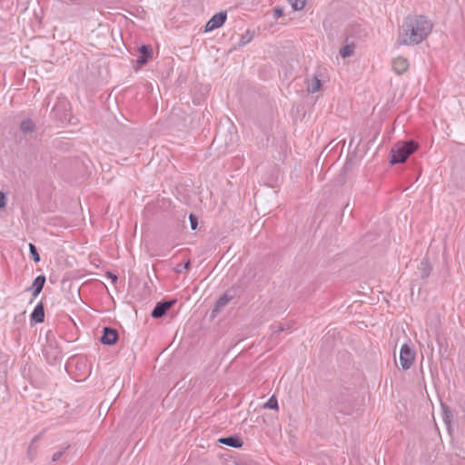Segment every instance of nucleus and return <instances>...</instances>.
Returning <instances> with one entry per match:
<instances>
[{
  "label": "nucleus",
  "mask_w": 465,
  "mask_h": 465,
  "mask_svg": "<svg viewBox=\"0 0 465 465\" xmlns=\"http://www.w3.org/2000/svg\"><path fill=\"white\" fill-rule=\"evenodd\" d=\"M432 30V24L423 15L408 16L399 31L397 43L411 45L422 42Z\"/></svg>",
  "instance_id": "1"
},
{
  "label": "nucleus",
  "mask_w": 465,
  "mask_h": 465,
  "mask_svg": "<svg viewBox=\"0 0 465 465\" xmlns=\"http://www.w3.org/2000/svg\"><path fill=\"white\" fill-rule=\"evenodd\" d=\"M419 147V144L411 141H401L396 143L391 150V164L403 163Z\"/></svg>",
  "instance_id": "2"
},
{
  "label": "nucleus",
  "mask_w": 465,
  "mask_h": 465,
  "mask_svg": "<svg viewBox=\"0 0 465 465\" xmlns=\"http://www.w3.org/2000/svg\"><path fill=\"white\" fill-rule=\"evenodd\" d=\"M415 360V351L408 345L403 344L400 351V363L403 370L411 368Z\"/></svg>",
  "instance_id": "3"
},
{
  "label": "nucleus",
  "mask_w": 465,
  "mask_h": 465,
  "mask_svg": "<svg viewBox=\"0 0 465 465\" xmlns=\"http://www.w3.org/2000/svg\"><path fill=\"white\" fill-rule=\"evenodd\" d=\"M236 289H228L215 302L213 312H221L236 296Z\"/></svg>",
  "instance_id": "4"
},
{
  "label": "nucleus",
  "mask_w": 465,
  "mask_h": 465,
  "mask_svg": "<svg viewBox=\"0 0 465 465\" xmlns=\"http://www.w3.org/2000/svg\"><path fill=\"white\" fill-rule=\"evenodd\" d=\"M227 15L225 12L217 13L205 25V32H211L221 27L225 23Z\"/></svg>",
  "instance_id": "5"
},
{
  "label": "nucleus",
  "mask_w": 465,
  "mask_h": 465,
  "mask_svg": "<svg viewBox=\"0 0 465 465\" xmlns=\"http://www.w3.org/2000/svg\"><path fill=\"white\" fill-rule=\"evenodd\" d=\"M175 303L176 300L158 302L151 313L152 317L155 319L163 317Z\"/></svg>",
  "instance_id": "6"
},
{
  "label": "nucleus",
  "mask_w": 465,
  "mask_h": 465,
  "mask_svg": "<svg viewBox=\"0 0 465 465\" xmlns=\"http://www.w3.org/2000/svg\"><path fill=\"white\" fill-rule=\"evenodd\" d=\"M101 337V342L106 345H114L118 340V332L110 327H104Z\"/></svg>",
  "instance_id": "7"
},
{
  "label": "nucleus",
  "mask_w": 465,
  "mask_h": 465,
  "mask_svg": "<svg viewBox=\"0 0 465 465\" xmlns=\"http://www.w3.org/2000/svg\"><path fill=\"white\" fill-rule=\"evenodd\" d=\"M391 66L397 74H402L409 69V62L406 58L398 56L392 60Z\"/></svg>",
  "instance_id": "8"
},
{
  "label": "nucleus",
  "mask_w": 465,
  "mask_h": 465,
  "mask_svg": "<svg viewBox=\"0 0 465 465\" xmlns=\"http://www.w3.org/2000/svg\"><path fill=\"white\" fill-rule=\"evenodd\" d=\"M45 283V277L44 275L37 276L33 282L32 286L30 287L33 290V296L36 297L43 290Z\"/></svg>",
  "instance_id": "9"
},
{
  "label": "nucleus",
  "mask_w": 465,
  "mask_h": 465,
  "mask_svg": "<svg viewBox=\"0 0 465 465\" xmlns=\"http://www.w3.org/2000/svg\"><path fill=\"white\" fill-rule=\"evenodd\" d=\"M139 50L141 56L138 58L137 63L143 65L152 57V48L148 45H142Z\"/></svg>",
  "instance_id": "10"
},
{
  "label": "nucleus",
  "mask_w": 465,
  "mask_h": 465,
  "mask_svg": "<svg viewBox=\"0 0 465 465\" xmlns=\"http://www.w3.org/2000/svg\"><path fill=\"white\" fill-rule=\"evenodd\" d=\"M31 321L35 322H43L45 321V310L42 303L37 304L34 309L31 313Z\"/></svg>",
  "instance_id": "11"
},
{
  "label": "nucleus",
  "mask_w": 465,
  "mask_h": 465,
  "mask_svg": "<svg viewBox=\"0 0 465 465\" xmlns=\"http://www.w3.org/2000/svg\"><path fill=\"white\" fill-rule=\"evenodd\" d=\"M219 442L234 448H240L242 445V440L237 436L221 438L219 439Z\"/></svg>",
  "instance_id": "12"
},
{
  "label": "nucleus",
  "mask_w": 465,
  "mask_h": 465,
  "mask_svg": "<svg viewBox=\"0 0 465 465\" xmlns=\"http://www.w3.org/2000/svg\"><path fill=\"white\" fill-rule=\"evenodd\" d=\"M20 130L23 134H33L35 130V124L31 119H25L20 124Z\"/></svg>",
  "instance_id": "13"
},
{
  "label": "nucleus",
  "mask_w": 465,
  "mask_h": 465,
  "mask_svg": "<svg viewBox=\"0 0 465 465\" xmlns=\"http://www.w3.org/2000/svg\"><path fill=\"white\" fill-rule=\"evenodd\" d=\"M322 86L321 80L314 76L308 82L307 90L308 92L314 94L320 90Z\"/></svg>",
  "instance_id": "14"
},
{
  "label": "nucleus",
  "mask_w": 465,
  "mask_h": 465,
  "mask_svg": "<svg viewBox=\"0 0 465 465\" xmlns=\"http://www.w3.org/2000/svg\"><path fill=\"white\" fill-rule=\"evenodd\" d=\"M420 270L421 273V278H427L430 276L431 272V266L428 260H423L420 262Z\"/></svg>",
  "instance_id": "15"
},
{
  "label": "nucleus",
  "mask_w": 465,
  "mask_h": 465,
  "mask_svg": "<svg viewBox=\"0 0 465 465\" xmlns=\"http://www.w3.org/2000/svg\"><path fill=\"white\" fill-rule=\"evenodd\" d=\"M354 54V45H346L340 50V54L343 58L351 57Z\"/></svg>",
  "instance_id": "16"
},
{
  "label": "nucleus",
  "mask_w": 465,
  "mask_h": 465,
  "mask_svg": "<svg viewBox=\"0 0 465 465\" xmlns=\"http://www.w3.org/2000/svg\"><path fill=\"white\" fill-rule=\"evenodd\" d=\"M253 38V33L250 30H247L243 35H241V39L239 41V45L243 46L249 44Z\"/></svg>",
  "instance_id": "17"
},
{
  "label": "nucleus",
  "mask_w": 465,
  "mask_h": 465,
  "mask_svg": "<svg viewBox=\"0 0 465 465\" xmlns=\"http://www.w3.org/2000/svg\"><path fill=\"white\" fill-rule=\"evenodd\" d=\"M294 11L302 10L305 6L306 0H288Z\"/></svg>",
  "instance_id": "18"
},
{
  "label": "nucleus",
  "mask_w": 465,
  "mask_h": 465,
  "mask_svg": "<svg viewBox=\"0 0 465 465\" xmlns=\"http://www.w3.org/2000/svg\"><path fill=\"white\" fill-rule=\"evenodd\" d=\"M29 251H30L32 259L35 262H38L40 261V256H39L36 247L33 243H29Z\"/></svg>",
  "instance_id": "19"
},
{
  "label": "nucleus",
  "mask_w": 465,
  "mask_h": 465,
  "mask_svg": "<svg viewBox=\"0 0 465 465\" xmlns=\"http://www.w3.org/2000/svg\"><path fill=\"white\" fill-rule=\"evenodd\" d=\"M264 408L271 410H278V401L274 396L271 397L265 403Z\"/></svg>",
  "instance_id": "20"
},
{
  "label": "nucleus",
  "mask_w": 465,
  "mask_h": 465,
  "mask_svg": "<svg viewBox=\"0 0 465 465\" xmlns=\"http://www.w3.org/2000/svg\"><path fill=\"white\" fill-rule=\"evenodd\" d=\"M43 352H44V355L45 356V358L47 359V361H51V359L56 360V358L59 355L58 351H54V353L51 354L49 351V347H45Z\"/></svg>",
  "instance_id": "21"
},
{
  "label": "nucleus",
  "mask_w": 465,
  "mask_h": 465,
  "mask_svg": "<svg viewBox=\"0 0 465 465\" xmlns=\"http://www.w3.org/2000/svg\"><path fill=\"white\" fill-rule=\"evenodd\" d=\"M74 363H75V365H76V366H77L78 364L83 365V366H84V368L86 370V371L84 372V374H85L86 372H88V371H89V370H88V368H87L86 364L84 363V361L82 359L72 360V361L68 363V367H69V368H72V366H73V364H74Z\"/></svg>",
  "instance_id": "22"
},
{
  "label": "nucleus",
  "mask_w": 465,
  "mask_h": 465,
  "mask_svg": "<svg viewBox=\"0 0 465 465\" xmlns=\"http://www.w3.org/2000/svg\"><path fill=\"white\" fill-rule=\"evenodd\" d=\"M283 15V8L281 6H276L273 9V18L275 20L279 19Z\"/></svg>",
  "instance_id": "23"
},
{
  "label": "nucleus",
  "mask_w": 465,
  "mask_h": 465,
  "mask_svg": "<svg viewBox=\"0 0 465 465\" xmlns=\"http://www.w3.org/2000/svg\"><path fill=\"white\" fill-rule=\"evenodd\" d=\"M66 449H67V447L62 448L60 450L54 453L52 456V460L57 461L63 456V454L64 453Z\"/></svg>",
  "instance_id": "24"
},
{
  "label": "nucleus",
  "mask_w": 465,
  "mask_h": 465,
  "mask_svg": "<svg viewBox=\"0 0 465 465\" xmlns=\"http://www.w3.org/2000/svg\"><path fill=\"white\" fill-rule=\"evenodd\" d=\"M189 220H190L192 230H195L198 225V220H197L196 216L194 214L191 213L189 216Z\"/></svg>",
  "instance_id": "25"
},
{
  "label": "nucleus",
  "mask_w": 465,
  "mask_h": 465,
  "mask_svg": "<svg viewBox=\"0 0 465 465\" xmlns=\"http://www.w3.org/2000/svg\"><path fill=\"white\" fill-rule=\"evenodd\" d=\"M273 328H275L274 332H281L290 328L289 325H285L283 323H278L277 325H274Z\"/></svg>",
  "instance_id": "26"
},
{
  "label": "nucleus",
  "mask_w": 465,
  "mask_h": 465,
  "mask_svg": "<svg viewBox=\"0 0 465 465\" xmlns=\"http://www.w3.org/2000/svg\"><path fill=\"white\" fill-rule=\"evenodd\" d=\"M6 205V197L4 193L0 192V209L5 208Z\"/></svg>",
  "instance_id": "27"
},
{
  "label": "nucleus",
  "mask_w": 465,
  "mask_h": 465,
  "mask_svg": "<svg viewBox=\"0 0 465 465\" xmlns=\"http://www.w3.org/2000/svg\"><path fill=\"white\" fill-rule=\"evenodd\" d=\"M190 264H191V263H190V261H187L183 265L179 264V265L177 266V272H182V268H183V269H185V270L189 269Z\"/></svg>",
  "instance_id": "28"
},
{
  "label": "nucleus",
  "mask_w": 465,
  "mask_h": 465,
  "mask_svg": "<svg viewBox=\"0 0 465 465\" xmlns=\"http://www.w3.org/2000/svg\"><path fill=\"white\" fill-rule=\"evenodd\" d=\"M37 440H38V436H35V437L32 440L31 444H30L29 448H28V451H29V453H31L32 451H34V444L37 441Z\"/></svg>",
  "instance_id": "29"
},
{
  "label": "nucleus",
  "mask_w": 465,
  "mask_h": 465,
  "mask_svg": "<svg viewBox=\"0 0 465 465\" xmlns=\"http://www.w3.org/2000/svg\"><path fill=\"white\" fill-rule=\"evenodd\" d=\"M111 279H113V281H116L117 277L115 275H111Z\"/></svg>",
  "instance_id": "30"
}]
</instances>
